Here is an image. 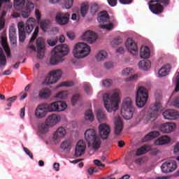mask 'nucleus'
I'll return each mask as SVG.
<instances>
[{
    "label": "nucleus",
    "mask_w": 179,
    "mask_h": 179,
    "mask_svg": "<svg viewBox=\"0 0 179 179\" xmlns=\"http://www.w3.org/2000/svg\"><path fill=\"white\" fill-rule=\"evenodd\" d=\"M105 108L108 113L117 111L120 103V90H114L103 95Z\"/></svg>",
    "instance_id": "f257e3e1"
},
{
    "label": "nucleus",
    "mask_w": 179,
    "mask_h": 179,
    "mask_svg": "<svg viewBox=\"0 0 179 179\" xmlns=\"http://www.w3.org/2000/svg\"><path fill=\"white\" fill-rule=\"evenodd\" d=\"M69 48L66 45H58L52 51L50 57L51 65H58L64 62V57L68 55Z\"/></svg>",
    "instance_id": "f03ea898"
},
{
    "label": "nucleus",
    "mask_w": 179,
    "mask_h": 179,
    "mask_svg": "<svg viewBox=\"0 0 179 179\" xmlns=\"http://www.w3.org/2000/svg\"><path fill=\"white\" fill-rule=\"evenodd\" d=\"M84 136L86 142L88 143L90 149L94 150V152L100 149L101 140H100V138L97 136V133H96L94 129H87L84 134Z\"/></svg>",
    "instance_id": "7ed1b4c3"
},
{
    "label": "nucleus",
    "mask_w": 179,
    "mask_h": 179,
    "mask_svg": "<svg viewBox=\"0 0 179 179\" xmlns=\"http://www.w3.org/2000/svg\"><path fill=\"white\" fill-rule=\"evenodd\" d=\"M14 8L16 10H21L22 17L27 19L31 13V10L34 9V3L31 1H27L26 3V0H14Z\"/></svg>",
    "instance_id": "20e7f679"
},
{
    "label": "nucleus",
    "mask_w": 179,
    "mask_h": 179,
    "mask_svg": "<svg viewBox=\"0 0 179 179\" xmlns=\"http://www.w3.org/2000/svg\"><path fill=\"white\" fill-rule=\"evenodd\" d=\"M73 53L75 58H85L90 54V46L83 42L78 43L74 46Z\"/></svg>",
    "instance_id": "39448f33"
},
{
    "label": "nucleus",
    "mask_w": 179,
    "mask_h": 179,
    "mask_svg": "<svg viewBox=\"0 0 179 179\" xmlns=\"http://www.w3.org/2000/svg\"><path fill=\"white\" fill-rule=\"evenodd\" d=\"M149 94L148 90L143 87H139L136 92V104L137 107L142 108L148 102Z\"/></svg>",
    "instance_id": "423d86ee"
},
{
    "label": "nucleus",
    "mask_w": 179,
    "mask_h": 179,
    "mask_svg": "<svg viewBox=\"0 0 179 179\" xmlns=\"http://www.w3.org/2000/svg\"><path fill=\"white\" fill-rule=\"evenodd\" d=\"M66 107H68L66 103L59 101L50 103L47 106L46 108L49 113H57L64 111V110L66 109Z\"/></svg>",
    "instance_id": "0eeeda50"
},
{
    "label": "nucleus",
    "mask_w": 179,
    "mask_h": 179,
    "mask_svg": "<svg viewBox=\"0 0 179 179\" xmlns=\"http://www.w3.org/2000/svg\"><path fill=\"white\" fill-rule=\"evenodd\" d=\"M50 75L48 81L46 79V85H54V83H57L62 76V71H61V70L52 71L50 72Z\"/></svg>",
    "instance_id": "6e6552de"
},
{
    "label": "nucleus",
    "mask_w": 179,
    "mask_h": 179,
    "mask_svg": "<svg viewBox=\"0 0 179 179\" xmlns=\"http://www.w3.org/2000/svg\"><path fill=\"white\" fill-rule=\"evenodd\" d=\"M161 169L163 173H173L177 169V162L174 160H169L162 164Z\"/></svg>",
    "instance_id": "1a4fd4ad"
},
{
    "label": "nucleus",
    "mask_w": 179,
    "mask_h": 179,
    "mask_svg": "<svg viewBox=\"0 0 179 179\" xmlns=\"http://www.w3.org/2000/svg\"><path fill=\"white\" fill-rule=\"evenodd\" d=\"M69 17L71 15L68 13H57L56 14V22L60 26H65L69 23Z\"/></svg>",
    "instance_id": "9d476101"
},
{
    "label": "nucleus",
    "mask_w": 179,
    "mask_h": 179,
    "mask_svg": "<svg viewBox=\"0 0 179 179\" xmlns=\"http://www.w3.org/2000/svg\"><path fill=\"white\" fill-rule=\"evenodd\" d=\"M36 47H37V57L39 59H41L45 55V42L44 39L42 38H38L36 41Z\"/></svg>",
    "instance_id": "9b49d317"
},
{
    "label": "nucleus",
    "mask_w": 179,
    "mask_h": 179,
    "mask_svg": "<svg viewBox=\"0 0 179 179\" xmlns=\"http://www.w3.org/2000/svg\"><path fill=\"white\" fill-rule=\"evenodd\" d=\"M125 46L130 54L132 55H138V45L135 43V41L132 40V38H127L125 43Z\"/></svg>",
    "instance_id": "f8f14e48"
},
{
    "label": "nucleus",
    "mask_w": 179,
    "mask_h": 179,
    "mask_svg": "<svg viewBox=\"0 0 179 179\" xmlns=\"http://www.w3.org/2000/svg\"><path fill=\"white\" fill-rule=\"evenodd\" d=\"M99 136L101 139H107L108 138V135L111 133V129H110V126H108L106 123H102L99 127Z\"/></svg>",
    "instance_id": "ddd939ff"
},
{
    "label": "nucleus",
    "mask_w": 179,
    "mask_h": 179,
    "mask_svg": "<svg viewBox=\"0 0 179 179\" xmlns=\"http://www.w3.org/2000/svg\"><path fill=\"white\" fill-rule=\"evenodd\" d=\"M149 5L150 10L155 15H160L164 12V6L159 3V2L150 3Z\"/></svg>",
    "instance_id": "4468645a"
},
{
    "label": "nucleus",
    "mask_w": 179,
    "mask_h": 179,
    "mask_svg": "<svg viewBox=\"0 0 179 179\" xmlns=\"http://www.w3.org/2000/svg\"><path fill=\"white\" fill-rule=\"evenodd\" d=\"M48 113L47 107L44 104H40L35 110V116L36 118H44Z\"/></svg>",
    "instance_id": "2eb2a0df"
},
{
    "label": "nucleus",
    "mask_w": 179,
    "mask_h": 179,
    "mask_svg": "<svg viewBox=\"0 0 179 179\" xmlns=\"http://www.w3.org/2000/svg\"><path fill=\"white\" fill-rule=\"evenodd\" d=\"M82 38L90 43V44H93V42L97 40V34L92 31H87L83 34Z\"/></svg>",
    "instance_id": "dca6fc26"
},
{
    "label": "nucleus",
    "mask_w": 179,
    "mask_h": 179,
    "mask_svg": "<svg viewBox=\"0 0 179 179\" xmlns=\"http://www.w3.org/2000/svg\"><path fill=\"white\" fill-rule=\"evenodd\" d=\"M65 135H66V129L62 127H59L53 135V142H55V143H58Z\"/></svg>",
    "instance_id": "f3484780"
},
{
    "label": "nucleus",
    "mask_w": 179,
    "mask_h": 179,
    "mask_svg": "<svg viewBox=\"0 0 179 179\" xmlns=\"http://www.w3.org/2000/svg\"><path fill=\"white\" fill-rule=\"evenodd\" d=\"M163 117L165 120H173L179 117L178 112L173 109H169L163 112Z\"/></svg>",
    "instance_id": "a211bd4d"
},
{
    "label": "nucleus",
    "mask_w": 179,
    "mask_h": 179,
    "mask_svg": "<svg viewBox=\"0 0 179 179\" xmlns=\"http://www.w3.org/2000/svg\"><path fill=\"white\" fill-rule=\"evenodd\" d=\"M85 148H86V145L83 142V140H80L76 146V150H75L76 157H80L82 155H85Z\"/></svg>",
    "instance_id": "6ab92c4d"
},
{
    "label": "nucleus",
    "mask_w": 179,
    "mask_h": 179,
    "mask_svg": "<svg viewBox=\"0 0 179 179\" xmlns=\"http://www.w3.org/2000/svg\"><path fill=\"white\" fill-rule=\"evenodd\" d=\"M159 129L163 134H170V132H173L176 129V124L164 123L160 126Z\"/></svg>",
    "instance_id": "aec40b11"
},
{
    "label": "nucleus",
    "mask_w": 179,
    "mask_h": 179,
    "mask_svg": "<svg viewBox=\"0 0 179 179\" xmlns=\"http://www.w3.org/2000/svg\"><path fill=\"white\" fill-rule=\"evenodd\" d=\"M18 33L20 42L24 43V40H26V31H24V23L23 22L18 23Z\"/></svg>",
    "instance_id": "412c9836"
},
{
    "label": "nucleus",
    "mask_w": 179,
    "mask_h": 179,
    "mask_svg": "<svg viewBox=\"0 0 179 179\" xmlns=\"http://www.w3.org/2000/svg\"><path fill=\"white\" fill-rule=\"evenodd\" d=\"M162 108V103L160 102H156L155 104L151 107V113H150V117L151 118H157L159 115V111Z\"/></svg>",
    "instance_id": "4be33fe9"
},
{
    "label": "nucleus",
    "mask_w": 179,
    "mask_h": 179,
    "mask_svg": "<svg viewBox=\"0 0 179 179\" xmlns=\"http://www.w3.org/2000/svg\"><path fill=\"white\" fill-rule=\"evenodd\" d=\"M34 23H36V20L33 17H31L27 20L25 23L24 31L28 34H30L34 29Z\"/></svg>",
    "instance_id": "5701e85b"
},
{
    "label": "nucleus",
    "mask_w": 179,
    "mask_h": 179,
    "mask_svg": "<svg viewBox=\"0 0 179 179\" xmlns=\"http://www.w3.org/2000/svg\"><path fill=\"white\" fill-rule=\"evenodd\" d=\"M39 30H40V28L38 27H36L35 28L33 35L29 41V44L28 45V48H29V50H31L32 51H36V46H34L33 45V43L34 42V40H36V38H37V36H38Z\"/></svg>",
    "instance_id": "b1692460"
},
{
    "label": "nucleus",
    "mask_w": 179,
    "mask_h": 179,
    "mask_svg": "<svg viewBox=\"0 0 179 179\" xmlns=\"http://www.w3.org/2000/svg\"><path fill=\"white\" fill-rule=\"evenodd\" d=\"M97 20L99 23L110 22V15H108V13L106 10L101 11L98 15Z\"/></svg>",
    "instance_id": "393cba45"
},
{
    "label": "nucleus",
    "mask_w": 179,
    "mask_h": 179,
    "mask_svg": "<svg viewBox=\"0 0 179 179\" xmlns=\"http://www.w3.org/2000/svg\"><path fill=\"white\" fill-rule=\"evenodd\" d=\"M59 117L56 114H52L48 116V117L46 119V122L48 124L50 127H54V125H57L58 122H59Z\"/></svg>",
    "instance_id": "a878e982"
},
{
    "label": "nucleus",
    "mask_w": 179,
    "mask_h": 179,
    "mask_svg": "<svg viewBox=\"0 0 179 179\" xmlns=\"http://www.w3.org/2000/svg\"><path fill=\"white\" fill-rule=\"evenodd\" d=\"M135 113V108L131 109H121V115L124 120H131L134 117V113Z\"/></svg>",
    "instance_id": "bb28decb"
},
{
    "label": "nucleus",
    "mask_w": 179,
    "mask_h": 179,
    "mask_svg": "<svg viewBox=\"0 0 179 179\" xmlns=\"http://www.w3.org/2000/svg\"><path fill=\"white\" fill-rule=\"evenodd\" d=\"M17 38L16 29L14 27H10L9 29V39L13 45H16Z\"/></svg>",
    "instance_id": "cd10ccee"
},
{
    "label": "nucleus",
    "mask_w": 179,
    "mask_h": 179,
    "mask_svg": "<svg viewBox=\"0 0 179 179\" xmlns=\"http://www.w3.org/2000/svg\"><path fill=\"white\" fill-rule=\"evenodd\" d=\"M170 141H171V138L168 136H162L157 139L154 143L157 146L160 145H167V143H170Z\"/></svg>",
    "instance_id": "c85d7f7f"
},
{
    "label": "nucleus",
    "mask_w": 179,
    "mask_h": 179,
    "mask_svg": "<svg viewBox=\"0 0 179 179\" xmlns=\"http://www.w3.org/2000/svg\"><path fill=\"white\" fill-rule=\"evenodd\" d=\"M60 148L65 153H68L71 152V149L72 148V142L71 140H65L62 143Z\"/></svg>",
    "instance_id": "c756f323"
},
{
    "label": "nucleus",
    "mask_w": 179,
    "mask_h": 179,
    "mask_svg": "<svg viewBox=\"0 0 179 179\" xmlns=\"http://www.w3.org/2000/svg\"><path fill=\"white\" fill-rule=\"evenodd\" d=\"M132 108H135L134 107V104L132 103V99L131 98H126L122 103V110H131Z\"/></svg>",
    "instance_id": "7c9ffc66"
},
{
    "label": "nucleus",
    "mask_w": 179,
    "mask_h": 179,
    "mask_svg": "<svg viewBox=\"0 0 179 179\" xmlns=\"http://www.w3.org/2000/svg\"><path fill=\"white\" fill-rule=\"evenodd\" d=\"M122 131V121L121 118L118 117L115 122V134L120 135Z\"/></svg>",
    "instance_id": "2f4dec72"
},
{
    "label": "nucleus",
    "mask_w": 179,
    "mask_h": 179,
    "mask_svg": "<svg viewBox=\"0 0 179 179\" xmlns=\"http://www.w3.org/2000/svg\"><path fill=\"white\" fill-rule=\"evenodd\" d=\"M170 72V65H164L158 71V75L160 78L167 76Z\"/></svg>",
    "instance_id": "473e14b6"
},
{
    "label": "nucleus",
    "mask_w": 179,
    "mask_h": 179,
    "mask_svg": "<svg viewBox=\"0 0 179 179\" xmlns=\"http://www.w3.org/2000/svg\"><path fill=\"white\" fill-rule=\"evenodd\" d=\"M138 66L140 69L143 71H148L152 66V63L148 59L140 61L138 63Z\"/></svg>",
    "instance_id": "72a5a7b5"
},
{
    "label": "nucleus",
    "mask_w": 179,
    "mask_h": 179,
    "mask_svg": "<svg viewBox=\"0 0 179 179\" xmlns=\"http://www.w3.org/2000/svg\"><path fill=\"white\" fill-rule=\"evenodd\" d=\"M140 57L141 58L144 59L149 58V57H150V50H149V47L142 46L141 48Z\"/></svg>",
    "instance_id": "f704fd0d"
},
{
    "label": "nucleus",
    "mask_w": 179,
    "mask_h": 179,
    "mask_svg": "<svg viewBox=\"0 0 179 179\" xmlns=\"http://www.w3.org/2000/svg\"><path fill=\"white\" fill-rule=\"evenodd\" d=\"M38 96L40 99H48L51 96V91L48 88L41 90L39 92Z\"/></svg>",
    "instance_id": "c9c22d12"
},
{
    "label": "nucleus",
    "mask_w": 179,
    "mask_h": 179,
    "mask_svg": "<svg viewBox=\"0 0 179 179\" xmlns=\"http://www.w3.org/2000/svg\"><path fill=\"white\" fill-rule=\"evenodd\" d=\"M96 118L99 122H103V121H106L107 117L106 116V113H104L101 109H99L96 111Z\"/></svg>",
    "instance_id": "e433bc0d"
},
{
    "label": "nucleus",
    "mask_w": 179,
    "mask_h": 179,
    "mask_svg": "<svg viewBox=\"0 0 179 179\" xmlns=\"http://www.w3.org/2000/svg\"><path fill=\"white\" fill-rule=\"evenodd\" d=\"M89 12V3H83L80 6V14L83 17H85Z\"/></svg>",
    "instance_id": "4c0bfd02"
},
{
    "label": "nucleus",
    "mask_w": 179,
    "mask_h": 179,
    "mask_svg": "<svg viewBox=\"0 0 179 179\" xmlns=\"http://www.w3.org/2000/svg\"><path fill=\"white\" fill-rule=\"evenodd\" d=\"M50 24L49 20H43L40 22V27L43 31H46L50 29Z\"/></svg>",
    "instance_id": "58836bf2"
},
{
    "label": "nucleus",
    "mask_w": 179,
    "mask_h": 179,
    "mask_svg": "<svg viewBox=\"0 0 179 179\" xmlns=\"http://www.w3.org/2000/svg\"><path fill=\"white\" fill-rule=\"evenodd\" d=\"M96 61L100 62L107 58V52L106 50H101L96 56Z\"/></svg>",
    "instance_id": "ea45409f"
},
{
    "label": "nucleus",
    "mask_w": 179,
    "mask_h": 179,
    "mask_svg": "<svg viewBox=\"0 0 179 179\" xmlns=\"http://www.w3.org/2000/svg\"><path fill=\"white\" fill-rule=\"evenodd\" d=\"M6 65V56L3 53V50L0 47V66H5Z\"/></svg>",
    "instance_id": "a19ab883"
},
{
    "label": "nucleus",
    "mask_w": 179,
    "mask_h": 179,
    "mask_svg": "<svg viewBox=\"0 0 179 179\" xmlns=\"http://www.w3.org/2000/svg\"><path fill=\"white\" fill-rule=\"evenodd\" d=\"M2 45L4 49V51L7 55V57H10V48H9V46L8 45V43H6V40L5 38H2Z\"/></svg>",
    "instance_id": "79ce46f5"
},
{
    "label": "nucleus",
    "mask_w": 179,
    "mask_h": 179,
    "mask_svg": "<svg viewBox=\"0 0 179 179\" xmlns=\"http://www.w3.org/2000/svg\"><path fill=\"white\" fill-rule=\"evenodd\" d=\"M51 126L48 123H42L40 127V131L41 134H47Z\"/></svg>",
    "instance_id": "37998d69"
},
{
    "label": "nucleus",
    "mask_w": 179,
    "mask_h": 179,
    "mask_svg": "<svg viewBox=\"0 0 179 179\" xmlns=\"http://www.w3.org/2000/svg\"><path fill=\"white\" fill-rule=\"evenodd\" d=\"M85 118L88 121H93L94 120V116L93 115V111L92 110H88L85 111Z\"/></svg>",
    "instance_id": "c03bdc74"
},
{
    "label": "nucleus",
    "mask_w": 179,
    "mask_h": 179,
    "mask_svg": "<svg viewBox=\"0 0 179 179\" xmlns=\"http://www.w3.org/2000/svg\"><path fill=\"white\" fill-rule=\"evenodd\" d=\"M154 2H158L160 5L162 3V6H169L170 5V0H151L150 3H154Z\"/></svg>",
    "instance_id": "a18cd8bd"
},
{
    "label": "nucleus",
    "mask_w": 179,
    "mask_h": 179,
    "mask_svg": "<svg viewBox=\"0 0 179 179\" xmlns=\"http://www.w3.org/2000/svg\"><path fill=\"white\" fill-rule=\"evenodd\" d=\"M147 152L146 146L143 145L136 150V156H142V155H145Z\"/></svg>",
    "instance_id": "49530a36"
},
{
    "label": "nucleus",
    "mask_w": 179,
    "mask_h": 179,
    "mask_svg": "<svg viewBox=\"0 0 179 179\" xmlns=\"http://www.w3.org/2000/svg\"><path fill=\"white\" fill-rule=\"evenodd\" d=\"M99 27L100 29H103L110 31V30H113V29H114V24L110 22L109 24H101L99 25Z\"/></svg>",
    "instance_id": "de8ad7c7"
},
{
    "label": "nucleus",
    "mask_w": 179,
    "mask_h": 179,
    "mask_svg": "<svg viewBox=\"0 0 179 179\" xmlns=\"http://www.w3.org/2000/svg\"><path fill=\"white\" fill-rule=\"evenodd\" d=\"M122 41H124L122 38L117 36L111 41V44L113 45H120V44H122Z\"/></svg>",
    "instance_id": "09e8293b"
},
{
    "label": "nucleus",
    "mask_w": 179,
    "mask_h": 179,
    "mask_svg": "<svg viewBox=\"0 0 179 179\" xmlns=\"http://www.w3.org/2000/svg\"><path fill=\"white\" fill-rule=\"evenodd\" d=\"M99 12V5L92 4L90 7V13L91 15H96Z\"/></svg>",
    "instance_id": "8fccbe9b"
},
{
    "label": "nucleus",
    "mask_w": 179,
    "mask_h": 179,
    "mask_svg": "<svg viewBox=\"0 0 179 179\" xmlns=\"http://www.w3.org/2000/svg\"><path fill=\"white\" fill-rule=\"evenodd\" d=\"M48 44L51 47H54V45H57V43L58 42V38H51L50 39H48Z\"/></svg>",
    "instance_id": "3c124183"
},
{
    "label": "nucleus",
    "mask_w": 179,
    "mask_h": 179,
    "mask_svg": "<svg viewBox=\"0 0 179 179\" xmlns=\"http://www.w3.org/2000/svg\"><path fill=\"white\" fill-rule=\"evenodd\" d=\"M80 100V96L78 94H74L71 99V103L73 106H76V103Z\"/></svg>",
    "instance_id": "603ef678"
},
{
    "label": "nucleus",
    "mask_w": 179,
    "mask_h": 179,
    "mask_svg": "<svg viewBox=\"0 0 179 179\" xmlns=\"http://www.w3.org/2000/svg\"><path fill=\"white\" fill-rule=\"evenodd\" d=\"M73 5V0H64V6L66 9H71Z\"/></svg>",
    "instance_id": "864d4df0"
},
{
    "label": "nucleus",
    "mask_w": 179,
    "mask_h": 179,
    "mask_svg": "<svg viewBox=\"0 0 179 179\" xmlns=\"http://www.w3.org/2000/svg\"><path fill=\"white\" fill-rule=\"evenodd\" d=\"M17 99V96H11L7 99V106L8 107H12V103H15L16 101V99Z\"/></svg>",
    "instance_id": "5fc2aeb1"
},
{
    "label": "nucleus",
    "mask_w": 179,
    "mask_h": 179,
    "mask_svg": "<svg viewBox=\"0 0 179 179\" xmlns=\"http://www.w3.org/2000/svg\"><path fill=\"white\" fill-rule=\"evenodd\" d=\"M72 86H73V82H63L58 86V87H71Z\"/></svg>",
    "instance_id": "6e6d98bb"
},
{
    "label": "nucleus",
    "mask_w": 179,
    "mask_h": 179,
    "mask_svg": "<svg viewBox=\"0 0 179 179\" xmlns=\"http://www.w3.org/2000/svg\"><path fill=\"white\" fill-rule=\"evenodd\" d=\"M131 73H134V70L131 68H126L122 71V75H124V76H128Z\"/></svg>",
    "instance_id": "4d7b16f0"
},
{
    "label": "nucleus",
    "mask_w": 179,
    "mask_h": 179,
    "mask_svg": "<svg viewBox=\"0 0 179 179\" xmlns=\"http://www.w3.org/2000/svg\"><path fill=\"white\" fill-rule=\"evenodd\" d=\"M113 83V80L111 79H106L102 81V85L104 87H110Z\"/></svg>",
    "instance_id": "13d9d810"
},
{
    "label": "nucleus",
    "mask_w": 179,
    "mask_h": 179,
    "mask_svg": "<svg viewBox=\"0 0 179 179\" xmlns=\"http://www.w3.org/2000/svg\"><path fill=\"white\" fill-rule=\"evenodd\" d=\"M24 151L25 152V153L30 157L31 159H34V157L33 156V153H31V152H30V150H29V149H27V148L24 147L23 148Z\"/></svg>",
    "instance_id": "bf43d9fd"
},
{
    "label": "nucleus",
    "mask_w": 179,
    "mask_h": 179,
    "mask_svg": "<svg viewBox=\"0 0 179 179\" xmlns=\"http://www.w3.org/2000/svg\"><path fill=\"white\" fill-rule=\"evenodd\" d=\"M94 164L95 166H97L98 167H105L106 165L104 164H102L101 162L99 159L94 160Z\"/></svg>",
    "instance_id": "052dcab7"
},
{
    "label": "nucleus",
    "mask_w": 179,
    "mask_h": 179,
    "mask_svg": "<svg viewBox=\"0 0 179 179\" xmlns=\"http://www.w3.org/2000/svg\"><path fill=\"white\" fill-rule=\"evenodd\" d=\"M84 90L87 93V94H89L92 92V87H90V85H85L84 86Z\"/></svg>",
    "instance_id": "680f3d73"
},
{
    "label": "nucleus",
    "mask_w": 179,
    "mask_h": 179,
    "mask_svg": "<svg viewBox=\"0 0 179 179\" xmlns=\"http://www.w3.org/2000/svg\"><path fill=\"white\" fill-rule=\"evenodd\" d=\"M150 134L151 135V136L153 139V138H157V136H159L160 135V133L157 131H151L150 133Z\"/></svg>",
    "instance_id": "e2e57ef3"
},
{
    "label": "nucleus",
    "mask_w": 179,
    "mask_h": 179,
    "mask_svg": "<svg viewBox=\"0 0 179 179\" xmlns=\"http://www.w3.org/2000/svg\"><path fill=\"white\" fill-rule=\"evenodd\" d=\"M104 66L106 69H110V68H113L114 66V64L111 62H108L104 64Z\"/></svg>",
    "instance_id": "0e129e2a"
},
{
    "label": "nucleus",
    "mask_w": 179,
    "mask_h": 179,
    "mask_svg": "<svg viewBox=\"0 0 179 179\" xmlns=\"http://www.w3.org/2000/svg\"><path fill=\"white\" fill-rule=\"evenodd\" d=\"M173 105L174 106V107H176V108H179V96L175 99L173 102Z\"/></svg>",
    "instance_id": "69168bd1"
},
{
    "label": "nucleus",
    "mask_w": 179,
    "mask_h": 179,
    "mask_svg": "<svg viewBox=\"0 0 179 179\" xmlns=\"http://www.w3.org/2000/svg\"><path fill=\"white\" fill-rule=\"evenodd\" d=\"M110 6H115L117 5V0H107Z\"/></svg>",
    "instance_id": "338daca9"
},
{
    "label": "nucleus",
    "mask_w": 179,
    "mask_h": 179,
    "mask_svg": "<svg viewBox=\"0 0 179 179\" xmlns=\"http://www.w3.org/2000/svg\"><path fill=\"white\" fill-rule=\"evenodd\" d=\"M178 73V77L176 78V85L175 88V92H179V72Z\"/></svg>",
    "instance_id": "774afa93"
}]
</instances>
